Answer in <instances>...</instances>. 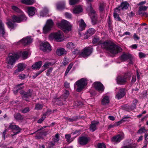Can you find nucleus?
Masks as SVG:
<instances>
[{"label": "nucleus", "instance_id": "1", "mask_svg": "<svg viewBox=\"0 0 148 148\" xmlns=\"http://www.w3.org/2000/svg\"><path fill=\"white\" fill-rule=\"evenodd\" d=\"M99 43L102 48L106 49L112 54H116L122 51L121 47L110 42L106 41L102 42L100 41Z\"/></svg>", "mask_w": 148, "mask_h": 148}, {"label": "nucleus", "instance_id": "2", "mask_svg": "<svg viewBox=\"0 0 148 148\" xmlns=\"http://www.w3.org/2000/svg\"><path fill=\"white\" fill-rule=\"evenodd\" d=\"M57 25L65 33H68L71 31L72 25L69 21L65 20H62L60 23H58Z\"/></svg>", "mask_w": 148, "mask_h": 148}, {"label": "nucleus", "instance_id": "3", "mask_svg": "<svg viewBox=\"0 0 148 148\" xmlns=\"http://www.w3.org/2000/svg\"><path fill=\"white\" fill-rule=\"evenodd\" d=\"M49 38L51 40H55L57 42H61L64 39L63 32L61 31L52 33L49 36Z\"/></svg>", "mask_w": 148, "mask_h": 148}, {"label": "nucleus", "instance_id": "4", "mask_svg": "<svg viewBox=\"0 0 148 148\" xmlns=\"http://www.w3.org/2000/svg\"><path fill=\"white\" fill-rule=\"evenodd\" d=\"M19 57V55L17 54H10L7 59V61L8 64L7 66V67L9 69H11L12 66H10L9 65L12 66Z\"/></svg>", "mask_w": 148, "mask_h": 148}, {"label": "nucleus", "instance_id": "5", "mask_svg": "<svg viewBox=\"0 0 148 148\" xmlns=\"http://www.w3.org/2000/svg\"><path fill=\"white\" fill-rule=\"evenodd\" d=\"M76 84L77 86V91L80 92L87 85V80L86 78H82L76 82Z\"/></svg>", "mask_w": 148, "mask_h": 148}, {"label": "nucleus", "instance_id": "6", "mask_svg": "<svg viewBox=\"0 0 148 148\" xmlns=\"http://www.w3.org/2000/svg\"><path fill=\"white\" fill-rule=\"evenodd\" d=\"M53 22L52 20L50 19L48 20L43 28V33H46L50 31L53 26Z\"/></svg>", "mask_w": 148, "mask_h": 148}, {"label": "nucleus", "instance_id": "7", "mask_svg": "<svg viewBox=\"0 0 148 148\" xmlns=\"http://www.w3.org/2000/svg\"><path fill=\"white\" fill-rule=\"evenodd\" d=\"M40 49L44 52H49L51 50L50 45L47 42L42 43L40 46Z\"/></svg>", "mask_w": 148, "mask_h": 148}, {"label": "nucleus", "instance_id": "8", "mask_svg": "<svg viewBox=\"0 0 148 148\" xmlns=\"http://www.w3.org/2000/svg\"><path fill=\"white\" fill-rule=\"evenodd\" d=\"M92 52V48L90 47H86L82 51L80 54L81 56L85 57L89 56Z\"/></svg>", "mask_w": 148, "mask_h": 148}, {"label": "nucleus", "instance_id": "9", "mask_svg": "<svg viewBox=\"0 0 148 148\" xmlns=\"http://www.w3.org/2000/svg\"><path fill=\"white\" fill-rule=\"evenodd\" d=\"M12 19L14 22L20 23L21 21L26 20L27 18L24 14H22L19 16H13Z\"/></svg>", "mask_w": 148, "mask_h": 148}, {"label": "nucleus", "instance_id": "10", "mask_svg": "<svg viewBox=\"0 0 148 148\" xmlns=\"http://www.w3.org/2000/svg\"><path fill=\"white\" fill-rule=\"evenodd\" d=\"M93 85L95 88L99 92H102L104 90L103 85L99 82H94Z\"/></svg>", "mask_w": 148, "mask_h": 148}, {"label": "nucleus", "instance_id": "11", "mask_svg": "<svg viewBox=\"0 0 148 148\" xmlns=\"http://www.w3.org/2000/svg\"><path fill=\"white\" fill-rule=\"evenodd\" d=\"M125 88H123L119 89L115 95V98L118 99L122 98L125 95Z\"/></svg>", "mask_w": 148, "mask_h": 148}, {"label": "nucleus", "instance_id": "12", "mask_svg": "<svg viewBox=\"0 0 148 148\" xmlns=\"http://www.w3.org/2000/svg\"><path fill=\"white\" fill-rule=\"evenodd\" d=\"M33 41V39L30 37H27L26 38L22 39L17 43V45L20 44L21 43L24 45H26L31 43Z\"/></svg>", "mask_w": 148, "mask_h": 148}, {"label": "nucleus", "instance_id": "13", "mask_svg": "<svg viewBox=\"0 0 148 148\" xmlns=\"http://www.w3.org/2000/svg\"><path fill=\"white\" fill-rule=\"evenodd\" d=\"M20 93L23 95V99L26 101H28V100L27 99L29 97L31 96L32 95V90H29L27 92H25L23 90H21L20 92Z\"/></svg>", "mask_w": 148, "mask_h": 148}, {"label": "nucleus", "instance_id": "14", "mask_svg": "<svg viewBox=\"0 0 148 148\" xmlns=\"http://www.w3.org/2000/svg\"><path fill=\"white\" fill-rule=\"evenodd\" d=\"M129 6V4L128 3L126 2H122L120 6L118 8H116L115 9V12L116 10H119L120 11L121 10H125L127 9Z\"/></svg>", "mask_w": 148, "mask_h": 148}, {"label": "nucleus", "instance_id": "15", "mask_svg": "<svg viewBox=\"0 0 148 148\" xmlns=\"http://www.w3.org/2000/svg\"><path fill=\"white\" fill-rule=\"evenodd\" d=\"M77 23L79 26V31H82L85 29L86 25L82 19L78 21Z\"/></svg>", "mask_w": 148, "mask_h": 148}, {"label": "nucleus", "instance_id": "16", "mask_svg": "<svg viewBox=\"0 0 148 148\" xmlns=\"http://www.w3.org/2000/svg\"><path fill=\"white\" fill-rule=\"evenodd\" d=\"M126 78L124 76H119L116 79V81L118 84H123L126 82Z\"/></svg>", "mask_w": 148, "mask_h": 148}, {"label": "nucleus", "instance_id": "17", "mask_svg": "<svg viewBox=\"0 0 148 148\" xmlns=\"http://www.w3.org/2000/svg\"><path fill=\"white\" fill-rule=\"evenodd\" d=\"M124 136V135L123 134H119L113 137L112 139V140L114 142H119L123 138Z\"/></svg>", "mask_w": 148, "mask_h": 148}, {"label": "nucleus", "instance_id": "18", "mask_svg": "<svg viewBox=\"0 0 148 148\" xmlns=\"http://www.w3.org/2000/svg\"><path fill=\"white\" fill-rule=\"evenodd\" d=\"M89 140V139L87 138L82 137L79 138L78 142L81 145H84L88 143Z\"/></svg>", "mask_w": 148, "mask_h": 148}, {"label": "nucleus", "instance_id": "19", "mask_svg": "<svg viewBox=\"0 0 148 148\" xmlns=\"http://www.w3.org/2000/svg\"><path fill=\"white\" fill-rule=\"evenodd\" d=\"M95 32V30L93 28L89 29L87 30L86 33L84 35V38L85 39H87L89 37L93 34Z\"/></svg>", "mask_w": 148, "mask_h": 148}, {"label": "nucleus", "instance_id": "20", "mask_svg": "<svg viewBox=\"0 0 148 148\" xmlns=\"http://www.w3.org/2000/svg\"><path fill=\"white\" fill-rule=\"evenodd\" d=\"M27 12L29 16H33L36 11V8L33 7H29L27 8Z\"/></svg>", "mask_w": 148, "mask_h": 148}, {"label": "nucleus", "instance_id": "21", "mask_svg": "<svg viewBox=\"0 0 148 148\" xmlns=\"http://www.w3.org/2000/svg\"><path fill=\"white\" fill-rule=\"evenodd\" d=\"M9 128L11 129L15 130L16 131L15 134H14L12 136L17 134L18 133L20 132L21 130V129L17 125H13L12 124H11L9 126Z\"/></svg>", "mask_w": 148, "mask_h": 148}, {"label": "nucleus", "instance_id": "22", "mask_svg": "<svg viewBox=\"0 0 148 148\" xmlns=\"http://www.w3.org/2000/svg\"><path fill=\"white\" fill-rule=\"evenodd\" d=\"M87 9L89 11V14L91 19H94L96 16L95 11L92 9L91 5H90V6Z\"/></svg>", "mask_w": 148, "mask_h": 148}, {"label": "nucleus", "instance_id": "23", "mask_svg": "<svg viewBox=\"0 0 148 148\" xmlns=\"http://www.w3.org/2000/svg\"><path fill=\"white\" fill-rule=\"evenodd\" d=\"M131 55L129 53H123L121 56V59L123 61H125L128 59H131Z\"/></svg>", "mask_w": 148, "mask_h": 148}, {"label": "nucleus", "instance_id": "24", "mask_svg": "<svg viewBox=\"0 0 148 148\" xmlns=\"http://www.w3.org/2000/svg\"><path fill=\"white\" fill-rule=\"evenodd\" d=\"M65 2L63 1L57 3L56 5L57 9L59 10H61L65 8Z\"/></svg>", "mask_w": 148, "mask_h": 148}, {"label": "nucleus", "instance_id": "25", "mask_svg": "<svg viewBox=\"0 0 148 148\" xmlns=\"http://www.w3.org/2000/svg\"><path fill=\"white\" fill-rule=\"evenodd\" d=\"M98 123V122L96 121L92 122L90 127V130L92 132L94 131L96 129V126Z\"/></svg>", "mask_w": 148, "mask_h": 148}, {"label": "nucleus", "instance_id": "26", "mask_svg": "<svg viewBox=\"0 0 148 148\" xmlns=\"http://www.w3.org/2000/svg\"><path fill=\"white\" fill-rule=\"evenodd\" d=\"M51 112L50 110H48L46 113L43 114L42 117L38 120L37 122L39 123H41L42 121L44 120L45 119L46 117V115H50Z\"/></svg>", "mask_w": 148, "mask_h": 148}, {"label": "nucleus", "instance_id": "27", "mask_svg": "<svg viewBox=\"0 0 148 148\" xmlns=\"http://www.w3.org/2000/svg\"><path fill=\"white\" fill-rule=\"evenodd\" d=\"M5 33L4 25L2 21L0 20V37L3 36Z\"/></svg>", "mask_w": 148, "mask_h": 148}, {"label": "nucleus", "instance_id": "28", "mask_svg": "<svg viewBox=\"0 0 148 148\" xmlns=\"http://www.w3.org/2000/svg\"><path fill=\"white\" fill-rule=\"evenodd\" d=\"M42 129H40L39 130H37V131L33 133H32L30 134L32 135L35 133H37L36 136V138H40L42 137V136L43 134V132L41 131Z\"/></svg>", "mask_w": 148, "mask_h": 148}, {"label": "nucleus", "instance_id": "29", "mask_svg": "<svg viewBox=\"0 0 148 148\" xmlns=\"http://www.w3.org/2000/svg\"><path fill=\"white\" fill-rule=\"evenodd\" d=\"M82 11V9L80 6H76L73 10V13L75 14H77L81 12Z\"/></svg>", "mask_w": 148, "mask_h": 148}, {"label": "nucleus", "instance_id": "30", "mask_svg": "<svg viewBox=\"0 0 148 148\" xmlns=\"http://www.w3.org/2000/svg\"><path fill=\"white\" fill-rule=\"evenodd\" d=\"M49 10L48 8L46 7H45L42 11L40 13V16H48V13Z\"/></svg>", "mask_w": 148, "mask_h": 148}, {"label": "nucleus", "instance_id": "31", "mask_svg": "<svg viewBox=\"0 0 148 148\" xmlns=\"http://www.w3.org/2000/svg\"><path fill=\"white\" fill-rule=\"evenodd\" d=\"M56 53L58 56H60L66 54V51L64 49L61 48L57 49Z\"/></svg>", "mask_w": 148, "mask_h": 148}, {"label": "nucleus", "instance_id": "32", "mask_svg": "<svg viewBox=\"0 0 148 148\" xmlns=\"http://www.w3.org/2000/svg\"><path fill=\"white\" fill-rule=\"evenodd\" d=\"M42 63V61H39L35 63L32 65V67L33 69H39L41 67Z\"/></svg>", "mask_w": 148, "mask_h": 148}, {"label": "nucleus", "instance_id": "33", "mask_svg": "<svg viewBox=\"0 0 148 148\" xmlns=\"http://www.w3.org/2000/svg\"><path fill=\"white\" fill-rule=\"evenodd\" d=\"M109 102V97L108 96L104 97L101 101V103L103 105L108 103Z\"/></svg>", "mask_w": 148, "mask_h": 148}, {"label": "nucleus", "instance_id": "34", "mask_svg": "<svg viewBox=\"0 0 148 148\" xmlns=\"http://www.w3.org/2000/svg\"><path fill=\"white\" fill-rule=\"evenodd\" d=\"M21 2L27 5H31L35 2L34 0H21Z\"/></svg>", "mask_w": 148, "mask_h": 148}, {"label": "nucleus", "instance_id": "35", "mask_svg": "<svg viewBox=\"0 0 148 148\" xmlns=\"http://www.w3.org/2000/svg\"><path fill=\"white\" fill-rule=\"evenodd\" d=\"M137 102L138 100H137L136 99L134 100L132 102L131 106H130L129 108L131 110L135 109L136 108V105Z\"/></svg>", "mask_w": 148, "mask_h": 148}, {"label": "nucleus", "instance_id": "36", "mask_svg": "<svg viewBox=\"0 0 148 148\" xmlns=\"http://www.w3.org/2000/svg\"><path fill=\"white\" fill-rule=\"evenodd\" d=\"M63 92L64 93L62 95L63 98L64 99V100H65L69 96L70 93L69 91L66 90H65Z\"/></svg>", "mask_w": 148, "mask_h": 148}, {"label": "nucleus", "instance_id": "37", "mask_svg": "<svg viewBox=\"0 0 148 148\" xmlns=\"http://www.w3.org/2000/svg\"><path fill=\"white\" fill-rule=\"evenodd\" d=\"M25 67V66L24 64L20 63L18 65V69L19 70V71H21L24 69Z\"/></svg>", "mask_w": 148, "mask_h": 148}, {"label": "nucleus", "instance_id": "38", "mask_svg": "<svg viewBox=\"0 0 148 148\" xmlns=\"http://www.w3.org/2000/svg\"><path fill=\"white\" fill-rule=\"evenodd\" d=\"M75 45L71 42H68L66 45V46L67 48L69 49H74L75 47Z\"/></svg>", "mask_w": 148, "mask_h": 148}, {"label": "nucleus", "instance_id": "39", "mask_svg": "<svg viewBox=\"0 0 148 148\" xmlns=\"http://www.w3.org/2000/svg\"><path fill=\"white\" fill-rule=\"evenodd\" d=\"M65 138L66 139V140L69 143H70L73 140V139L72 138H71V136L69 134H66L65 135Z\"/></svg>", "mask_w": 148, "mask_h": 148}, {"label": "nucleus", "instance_id": "40", "mask_svg": "<svg viewBox=\"0 0 148 148\" xmlns=\"http://www.w3.org/2000/svg\"><path fill=\"white\" fill-rule=\"evenodd\" d=\"M119 11V10H116L115 12V10L114 12V16L115 19L118 21H120L121 19L119 17V16L118 14H117V12Z\"/></svg>", "mask_w": 148, "mask_h": 148}, {"label": "nucleus", "instance_id": "41", "mask_svg": "<svg viewBox=\"0 0 148 148\" xmlns=\"http://www.w3.org/2000/svg\"><path fill=\"white\" fill-rule=\"evenodd\" d=\"M12 8L14 11L20 13H22V12L17 7L13 5L12 7Z\"/></svg>", "mask_w": 148, "mask_h": 148}, {"label": "nucleus", "instance_id": "42", "mask_svg": "<svg viewBox=\"0 0 148 148\" xmlns=\"http://www.w3.org/2000/svg\"><path fill=\"white\" fill-rule=\"evenodd\" d=\"M59 138L60 136L59 134L57 133L55 135V136L53 137L52 140L54 142H57L59 141L60 139Z\"/></svg>", "mask_w": 148, "mask_h": 148}, {"label": "nucleus", "instance_id": "43", "mask_svg": "<svg viewBox=\"0 0 148 148\" xmlns=\"http://www.w3.org/2000/svg\"><path fill=\"white\" fill-rule=\"evenodd\" d=\"M148 8L146 6H140L139 7L138 12L139 14L140 15L141 14V11L142 10L145 11Z\"/></svg>", "mask_w": 148, "mask_h": 148}, {"label": "nucleus", "instance_id": "44", "mask_svg": "<svg viewBox=\"0 0 148 148\" xmlns=\"http://www.w3.org/2000/svg\"><path fill=\"white\" fill-rule=\"evenodd\" d=\"M15 118L18 120H21L23 118L21 115L19 113H16L14 115Z\"/></svg>", "mask_w": 148, "mask_h": 148}, {"label": "nucleus", "instance_id": "45", "mask_svg": "<svg viewBox=\"0 0 148 148\" xmlns=\"http://www.w3.org/2000/svg\"><path fill=\"white\" fill-rule=\"evenodd\" d=\"M136 145L133 143H131L123 147V148H135Z\"/></svg>", "mask_w": 148, "mask_h": 148}, {"label": "nucleus", "instance_id": "46", "mask_svg": "<svg viewBox=\"0 0 148 148\" xmlns=\"http://www.w3.org/2000/svg\"><path fill=\"white\" fill-rule=\"evenodd\" d=\"M7 24L8 27L11 30L12 29H14L15 27V26L14 24L11 22H7Z\"/></svg>", "mask_w": 148, "mask_h": 148}, {"label": "nucleus", "instance_id": "47", "mask_svg": "<svg viewBox=\"0 0 148 148\" xmlns=\"http://www.w3.org/2000/svg\"><path fill=\"white\" fill-rule=\"evenodd\" d=\"M73 64H70L69 66H68L65 73V76L68 73H69L70 69H71L72 66H73Z\"/></svg>", "mask_w": 148, "mask_h": 148}, {"label": "nucleus", "instance_id": "48", "mask_svg": "<svg viewBox=\"0 0 148 148\" xmlns=\"http://www.w3.org/2000/svg\"><path fill=\"white\" fill-rule=\"evenodd\" d=\"M23 84H20L17 85L16 86V88H17L16 91H14V94H16L17 93L18 90L20 89H23L24 88L23 87H19L20 86L22 85Z\"/></svg>", "mask_w": 148, "mask_h": 148}, {"label": "nucleus", "instance_id": "49", "mask_svg": "<svg viewBox=\"0 0 148 148\" xmlns=\"http://www.w3.org/2000/svg\"><path fill=\"white\" fill-rule=\"evenodd\" d=\"M42 105L38 103L36 105L35 109L37 110H39L42 109Z\"/></svg>", "mask_w": 148, "mask_h": 148}, {"label": "nucleus", "instance_id": "50", "mask_svg": "<svg viewBox=\"0 0 148 148\" xmlns=\"http://www.w3.org/2000/svg\"><path fill=\"white\" fill-rule=\"evenodd\" d=\"M22 56L23 58L24 59H26L27 58L28 52L27 51H24L22 53Z\"/></svg>", "mask_w": 148, "mask_h": 148}, {"label": "nucleus", "instance_id": "51", "mask_svg": "<svg viewBox=\"0 0 148 148\" xmlns=\"http://www.w3.org/2000/svg\"><path fill=\"white\" fill-rule=\"evenodd\" d=\"M79 0H69V4L71 5H73L77 3Z\"/></svg>", "mask_w": 148, "mask_h": 148}, {"label": "nucleus", "instance_id": "52", "mask_svg": "<svg viewBox=\"0 0 148 148\" xmlns=\"http://www.w3.org/2000/svg\"><path fill=\"white\" fill-rule=\"evenodd\" d=\"M124 121V119H122L121 120L117 122H115L114 125V126H118L120 124L123 123L122 121Z\"/></svg>", "mask_w": 148, "mask_h": 148}, {"label": "nucleus", "instance_id": "53", "mask_svg": "<svg viewBox=\"0 0 148 148\" xmlns=\"http://www.w3.org/2000/svg\"><path fill=\"white\" fill-rule=\"evenodd\" d=\"M98 148H106V146L103 143H99L97 145Z\"/></svg>", "mask_w": 148, "mask_h": 148}, {"label": "nucleus", "instance_id": "54", "mask_svg": "<svg viewBox=\"0 0 148 148\" xmlns=\"http://www.w3.org/2000/svg\"><path fill=\"white\" fill-rule=\"evenodd\" d=\"M53 68L51 67L50 68L48 69L46 73V75L47 76H49L50 74L53 70Z\"/></svg>", "mask_w": 148, "mask_h": 148}, {"label": "nucleus", "instance_id": "55", "mask_svg": "<svg viewBox=\"0 0 148 148\" xmlns=\"http://www.w3.org/2000/svg\"><path fill=\"white\" fill-rule=\"evenodd\" d=\"M139 56L140 58H144L146 56V54L142 53L140 52L139 53Z\"/></svg>", "mask_w": 148, "mask_h": 148}, {"label": "nucleus", "instance_id": "56", "mask_svg": "<svg viewBox=\"0 0 148 148\" xmlns=\"http://www.w3.org/2000/svg\"><path fill=\"white\" fill-rule=\"evenodd\" d=\"M29 108L28 107H27L23 109L22 111V112L23 113H26L29 112Z\"/></svg>", "mask_w": 148, "mask_h": 148}, {"label": "nucleus", "instance_id": "57", "mask_svg": "<svg viewBox=\"0 0 148 148\" xmlns=\"http://www.w3.org/2000/svg\"><path fill=\"white\" fill-rule=\"evenodd\" d=\"M43 71L44 70L40 71L36 73L33 76V78L34 79L38 75L42 73Z\"/></svg>", "mask_w": 148, "mask_h": 148}, {"label": "nucleus", "instance_id": "58", "mask_svg": "<svg viewBox=\"0 0 148 148\" xmlns=\"http://www.w3.org/2000/svg\"><path fill=\"white\" fill-rule=\"evenodd\" d=\"M51 63L50 62H46L43 65V66L45 68H48L49 66H51Z\"/></svg>", "mask_w": 148, "mask_h": 148}, {"label": "nucleus", "instance_id": "59", "mask_svg": "<svg viewBox=\"0 0 148 148\" xmlns=\"http://www.w3.org/2000/svg\"><path fill=\"white\" fill-rule=\"evenodd\" d=\"M65 15L66 18H70L72 17V15L71 14L68 13V12H66L65 14Z\"/></svg>", "mask_w": 148, "mask_h": 148}, {"label": "nucleus", "instance_id": "60", "mask_svg": "<svg viewBox=\"0 0 148 148\" xmlns=\"http://www.w3.org/2000/svg\"><path fill=\"white\" fill-rule=\"evenodd\" d=\"M25 75L23 74H21L19 75V78L20 79H23L25 77Z\"/></svg>", "mask_w": 148, "mask_h": 148}, {"label": "nucleus", "instance_id": "61", "mask_svg": "<svg viewBox=\"0 0 148 148\" xmlns=\"http://www.w3.org/2000/svg\"><path fill=\"white\" fill-rule=\"evenodd\" d=\"M99 40V38H95L93 40L92 42L94 44L98 42Z\"/></svg>", "mask_w": 148, "mask_h": 148}, {"label": "nucleus", "instance_id": "62", "mask_svg": "<svg viewBox=\"0 0 148 148\" xmlns=\"http://www.w3.org/2000/svg\"><path fill=\"white\" fill-rule=\"evenodd\" d=\"M145 131V130L144 128H142L140 129L138 131V132L139 133H142L144 132Z\"/></svg>", "mask_w": 148, "mask_h": 148}, {"label": "nucleus", "instance_id": "63", "mask_svg": "<svg viewBox=\"0 0 148 148\" xmlns=\"http://www.w3.org/2000/svg\"><path fill=\"white\" fill-rule=\"evenodd\" d=\"M55 143H54L52 142H50L49 145V148H52L54 145Z\"/></svg>", "mask_w": 148, "mask_h": 148}, {"label": "nucleus", "instance_id": "64", "mask_svg": "<svg viewBox=\"0 0 148 148\" xmlns=\"http://www.w3.org/2000/svg\"><path fill=\"white\" fill-rule=\"evenodd\" d=\"M133 37L134 40H139L140 39V38L137 35L136 33H134V34Z\"/></svg>", "mask_w": 148, "mask_h": 148}]
</instances>
